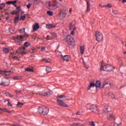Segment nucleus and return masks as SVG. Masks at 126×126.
I'll list each match as a JSON object with an SVG mask.
<instances>
[{"label": "nucleus", "mask_w": 126, "mask_h": 126, "mask_svg": "<svg viewBox=\"0 0 126 126\" xmlns=\"http://www.w3.org/2000/svg\"><path fill=\"white\" fill-rule=\"evenodd\" d=\"M21 35H18L13 38V40L16 43H21L22 41H25L29 37V34L25 32V28H23L19 30Z\"/></svg>", "instance_id": "nucleus-1"}, {"label": "nucleus", "mask_w": 126, "mask_h": 126, "mask_svg": "<svg viewBox=\"0 0 126 126\" xmlns=\"http://www.w3.org/2000/svg\"><path fill=\"white\" fill-rule=\"evenodd\" d=\"M25 50V47L22 46L21 47H20L18 50H17L16 53H14L12 56V58L13 59V60H16L17 61H20V58L19 57H18L17 56H16L17 54H18V53H19V52H20L21 55H22V56L25 55V54H26V52L25 51H24V50Z\"/></svg>", "instance_id": "nucleus-2"}, {"label": "nucleus", "mask_w": 126, "mask_h": 126, "mask_svg": "<svg viewBox=\"0 0 126 126\" xmlns=\"http://www.w3.org/2000/svg\"><path fill=\"white\" fill-rule=\"evenodd\" d=\"M38 112L40 115L46 116L49 114V108L45 106L41 105L38 108Z\"/></svg>", "instance_id": "nucleus-3"}, {"label": "nucleus", "mask_w": 126, "mask_h": 126, "mask_svg": "<svg viewBox=\"0 0 126 126\" xmlns=\"http://www.w3.org/2000/svg\"><path fill=\"white\" fill-rule=\"evenodd\" d=\"M115 68L111 65L103 63V62L101 63V70H103V71H113V70Z\"/></svg>", "instance_id": "nucleus-4"}, {"label": "nucleus", "mask_w": 126, "mask_h": 126, "mask_svg": "<svg viewBox=\"0 0 126 126\" xmlns=\"http://www.w3.org/2000/svg\"><path fill=\"white\" fill-rule=\"evenodd\" d=\"M94 35L96 41H97V42H101V41L103 40V34H102L101 32H95Z\"/></svg>", "instance_id": "nucleus-5"}, {"label": "nucleus", "mask_w": 126, "mask_h": 126, "mask_svg": "<svg viewBox=\"0 0 126 126\" xmlns=\"http://www.w3.org/2000/svg\"><path fill=\"white\" fill-rule=\"evenodd\" d=\"M66 40L68 45L74 46V43H75V41H74L73 38L71 37V36L67 35L66 37Z\"/></svg>", "instance_id": "nucleus-6"}, {"label": "nucleus", "mask_w": 126, "mask_h": 126, "mask_svg": "<svg viewBox=\"0 0 126 126\" xmlns=\"http://www.w3.org/2000/svg\"><path fill=\"white\" fill-rule=\"evenodd\" d=\"M94 87L96 88H99V87H101V82L100 81H96L95 83H91L90 84V88H91V87Z\"/></svg>", "instance_id": "nucleus-7"}, {"label": "nucleus", "mask_w": 126, "mask_h": 126, "mask_svg": "<svg viewBox=\"0 0 126 126\" xmlns=\"http://www.w3.org/2000/svg\"><path fill=\"white\" fill-rule=\"evenodd\" d=\"M90 110L92 111V112H94V113H98L99 112V109H98V107L96 105H92L90 107Z\"/></svg>", "instance_id": "nucleus-8"}, {"label": "nucleus", "mask_w": 126, "mask_h": 126, "mask_svg": "<svg viewBox=\"0 0 126 126\" xmlns=\"http://www.w3.org/2000/svg\"><path fill=\"white\" fill-rule=\"evenodd\" d=\"M57 102L59 106H61V107H68L66 104L64 103V102H63V100L61 99H57Z\"/></svg>", "instance_id": "nucleus-9"}, {"label": "nucleus", "mask_w": 126, "mask_h": 126, "mask_svg": "<svg viewBox=\"0 0 126 126\" xmlns=\"http://www.w3.org/2000/svg\"><path fill=\"white\" fill-rule=\"evenodd\" d=\"M11 73V72H10V71H3L2 70H0V74H4V75H9V74H10Z\"/></svg>", "instance_id": "nucleus-10"}, {"label": "nucleus", "mask_w": 126, "mask_h": 126, "mask_svg": "<svg viewBox=\"0 0 126 126\" xmlns=\"http://www.w3.org/2000/svg\"><path fill=\"white\" fill-rule=\"evenodd\" d=\"M36 95H39L40 96H48L49 92H40L39 93H35Z\"/></svg>", "instance_id": "nucleus-11"}, {"label": "nucleus", "mask_w": 126, "mask_h": 126, "mask_svg": "<svg viewBox=\"0 0 126 126\" xmlns=\"http://www.w3.org/2000/svg\"><path fill=\"white\" fill-rule=\"evenodd\" d=\"M59 8V5H58V4H56V3H53L51 4V5L49 7V9H56V8Z\"/></svg>", "instance_id": "nucleus-12"}, {"label": "nucleus", "mask_w": 126, "mask_h": 126, "mask_svg": "<svg viewBox=\"0 0 126 126\" xmlns=\"http://www.w3.org/2000/svg\"><path fill=\"white\" fill-rule=\"evenodd\" d=\"M66 16V12L64 10H63L60 12V17L61 18H64Z\"/></svg>", "instance_id": "nucleus-13"}, {"label": "nucleus", "mask_w": 126, "mask_h": 126, "mask_svg": "<svg viewBox=\"0 0 126 126\" xmlns=\"http://www.w3.org/2000/svg\"><path fill=\"white\" fill-rule=\"evenodd\" d=\"M61 57L63 58V61H65L66 62H69V56L68 55H65L63 56V55H61Z\"/></svg>", "instance_id": "nucleus-14"}, {"label": "nucleus", "mask_w": 126, "mask_h": 126, "mask_svg": "<svg viewBox=\"0 0 126 126\" xmlns=\"http://www.w3.org/2000/svg\"><path fill=\"white\" fill-rule=\"evenodd\" d=\"M46 28H47V29H52V28H56V25L52 24H47Z\"/></svg>", "instance_id": "nucleus-15"}, {"label": "nucleus", "mask_w": 126, "mask_h": 126, "mask_svg": "<svg viewBox=\"0 0 126 126\" xmlns=\"http://www.w3.org/2000/svg\"><path fill=\"white\" fill-rule=\"evenodd\" d=\"M32 28H33V32H35V30H38V29L40 28V26H39V24H35L33 25Z\"/></svg>", "instance_id": "nucleus-16"}, {"label": "nucleus", "mask_w": 126, "mask_h": 126, "mask_svg": "<svg viewBox=\"0 0 126 126\" xmlns=\"http://www.w3.org/2000/svg\"><path fill=\"white\" fill-rule=\"evenodd\" d=\"M19 19H20V15L18 14L16 16V17L14 18V23H17V22H18V21H19Z\"/></svg>", "instance_id": "nucleus-17"}, {"label": "nucleus", "mask_w": 126, "mask_h": 126, "mask_svg": "<svg viewBox=\"0 0 126 126\" xmlns=\"http://www.w3.org/2000/svg\"><path fill=\"white\" fill-rule=\"evenodd\" d=\"M16 2H17V0L8 1L6 2V4H13V5H14Z\"/></svg>", "instance_id": "nucleus-18"}, {"label": "nucleus", "mask_w": 126, "mask_h": 126, "mask_svg": "<svg viewBox=\"0 0 126 126\" xmlns=\"http://www.w3.org/2000/svg\"><path fill=\"white\" fill-rule=\"evenodd\" d=\"M71 126H83V124L80 123H73L70 125Z\"/></svg>", "instance_id": "nucleus-19"}, {"label": "nucleus", "mask_w": 126, "mask_h": 126, "mask_svg": "<svg viewBox=\"0 0 126 126\" xmlns=\"http://www.w3.org/2000/svg\"><path fill=\"white\" fill-rule=\"evenodd\" d=\"M109 96H110V98H111V99H117V97H116V96H115V95H114V94H113V93H109L108 94Z\"/></svg>", "instance_id": "nucleus-20"}, {"label": "nucleus", "mask_w": 126, "mask_h": 126, "mask_svg": "<svg viewBox=\"0 0 126 126\" xmlns=\"http://www.w3.org/2000/svg\"><path fill=\"white\" fill-rule=\"evenodd\" d=\"M41 62H44L45 63H51V60L49 58H45V59H43L41 60Z\"/></svg>", "instance_id": "nucleus-21"}, {"label": "nucleus", "mask_w": 126, "mask_h": 126, "mask_svg": "<svg viewBox=\"0 0 126 126\" xmlns=\"http://www.w3.org/2000/svg\"><path fill=\"white\" fill-rule=\"evenodd\" d=\"M11 14L12 15H18V14H19V13H18V11L17 10H13L11 12Z\"/></svg>", "instance_id": "nucleus-22"}, {"label": "nucleus", "mask_w": 126, "mask_h": 126, "mask_svg": "<svg viewBox=\"0 0 126 126\" xmlns=\"http://www.w3.org/2000/svg\"><path fill=\"white\" fill-rule=\"evenodd\" d=\"M51 35V37L53 39H55V38H57V34L56 33H54V32H52L50 33Z\"/></svg>", "instance_id": "nucleus-23"}, {"label": "nucleus", "mask_w": 126, "mask_h": 126, "mask_svg": "<svg viewBox=\"0 0 126 126\" xmlns=\"http://www.w3.org/2000/svg\"><path fill=\"white\" fill-rule=\"evenodd\" d=\"M87 12H88V11H90V3H89V2H87Z\"/></svg>", "instance_id": "nucleus-24"}, {"label": "nucleus", "mask_w": 126, "mask_h": 126, "mask_svg": "<svg viewBox=\"0 0 126 126\" xmlns=\"http://www.w3.org/2000/svg\"><path fill=\"white\" fill-rule=\"evenodd\" d=\"M80 53L82 55L84 54V47L80 46Z\"/></svg>", "instance_id": "nucleus-25"}, {"label": "nucleus", "mask_w": 126, "mask_h": 126, "mask_svg": "<svg viewBox=\"0 0 126 126\" xmlns=\"http://www.w3.org/2000/svg\"><path fill=\"white\" fill-rule=\"evenodd\" d=\"M107 119L110 120V119H114V116L111 114H107Z\"/></svg>", "instance_id": "nucleus-26"}, {"label": "nucleus", "mask_w": 126, "mask_h": 126, "mask_svg": "<svg viewBox=\"0 0 126 126\" xmlns=\"http://www.w3.org/2000/svg\"><path fill=\"white\" fill-rule=\"evenodd\" d=\"M26 18V15H21V17L20 18V20H25V19Z\"/></svg>", "instance_id": "nucleus-27"}, {"label": "nucleus", "mask_w": 126, "mask_h": 126, "mask_svg": "<svg viewBox=\"0 0 126 126\" xmlns=\"http://www.w3.org/2000/svg\"><path fill=\"white\" fill-rule=\"evenodd\" d=\"M46 71L47 73H49V72H51L52 71V68L50 67H47Z\"/></svg>", "instance_id": "nucleus-28"}, {"label": "nucleus", "mask_w": 126, "mask_h": 126, "mask_svg": "<svg viewBox=\"0 0 126 126\" xmlns=\"http://www.w3.org/2000/svg\"><path fill=\"white\" fill-rule=\"evenodd\" d=\"M0 111H2V112H6V113H10V112L8 111L6 108H0Z\"/></svg>", "instance_id": "nucleus-29"}, {"label": "nucleus", "mask_w": 126, "mask_h": 126, "mask_svg": "<svg viewBox=\"0 0 126 126\" xmlns=\"http://www.w3.org/2000/svg\"><path fill=\"white\" fill-rule=\"evenodd\" d=\"M3 53H4V54H7V53L9 52V49H8V48H3Z\"/></svg>", "instance_id": "nucleus-30"}, {"label": "nucleus", "mask_w": 126, "mask_h": 126, "mask_svg": "<svg viewBox=\"0 0 126 126\" xmlns=\"http://www.w3.org/2000/svg\"><path fill=\"white\" fill-rule=\"evenodd\" d=\"M112 4L108 3L106 5H103V7H108L109 8H111L112 7Z\"/></svg>", "instance_id": "nucleus-31"}, {"label": "nucleus", "mask_w": 126, "mask_h": 126, "mask_svg": "<svg viewBox=\"0 0 126 126\" xmlns=\"http://www.w3.org/2000/svg\"><path fill=\"white\" fill-rule=\"evenodd\" d=\"M46 7H47V8H49V9H50V6H51V4H50V1L46 2Z\"/></svg>", "instance_id": "nucleus-32"}, {"label": "nucleus", "mask_w": 126, "mask_h": 126, "mask_svg": "<svg viewBox=\"0 0 126 126\" xmlns=\"http://www.w3.org/2000/svg\"><path fill=\"white\" fill-rule=\"evenodd\" d=\"M109 84V83H104L101 86H100V89H103V88H104V87H105V86H106V85Z\"/></svg>", "instance_id": "nucleus-33"}, {"label": "nucleus", "mask_w": 126, "mask_h": 126, "mask_svg": "<svg viewBox=\"0 0 126 126\" xmlns=\"http://www.w3.org/2000/svg\"><path fill=\"white\" fill-rule=\"evenodd\" d=\"M23 105H24V104L23 103L18 102L17 107H18L19 108H20V107H22V106H23Z\"/></svg>", "instance_id": "nucleus-34"}, {"label": "nucleus", "mask_w": 126, "mask_h": 126, "mask_svg": "<svg viewBox=\"0 0 126 126\" xmlns=\"http://www.w3.org/2000/svg\"><path fill=\"white\" fill-rule=\"evenodd\" d=\"M25 70L26 71H33V69L29 67L26 68Z\"/></svg>", "instance_id": "nucleus-35"}, {"label": "nucleus", "mask_w": 126, "mask_h": 126, "mask_svg": "<svg viewBox=\"0 0 126 126\" xmlns=\"http://www.w3.org/2000/svg\"><path fill=\"white\" fill-rule=\"evenodd\" d=\"M5 4L4 3L0 4V9H2L4 7Z\"/></svg>", "instance_id": "nucleus-36"}, {"label": "nucleus", "mask_w": 126, "mask_h": 126, "mask_svg": "<svg viewBox=\"0 0 126 126\" xmlns=\"http://www.w3.org/2000/svg\"><path fill=\"white\" fill-rule=\"evenodd\" d=\"M75 30H76V28H74L73 29V31L71 32V35H74V34H75V32H74V31H75Z\"/></svg>", "instance_id": "nucleus-37"}, {"label": "nucleus", "mask_w": 126, "mask_h": 126, "mask_svg": "<svg viewBox=\"0 0 126 126\" xmlns=\"http://www.w3.org/2000/svg\"><path fill=\"white\" fill-rule=\"evenodd\" d=\"M22 77L21 76H16L14 77V79H21Z\"/></svg>", "instance_id": "nucleus-38"}, {"label": "nucleus", "mask_w": 126, "mask_h": 126, "mask_svg": "<svg viewBox=\"0 0 126 126\" xmlns=\"http://www.w3.org/2000/svg\"><path fill=\"white\" fill-rule=\"evenodd\" d=\"M25 47H26L27 48L29 47L30 46V43H28V42H26L24 43Z\"/></svg>", "instance_id": "nucleus-39"}, {"label": "nucleus", "mask_w": 126, "mask_h": 126, "mask_svg": "<svg viewBox=\"0 0 126 126\" xmlns=\"http://www.w3.org/2000/svg\"><path fill=\"white\" fill-rule=\"evenodd\" d=\"M0 85H1V86H8V85H7L5 82H2L0 84Z\"/></svg>", "instance_id": "nucleus-40"}, {"label": "nucleus", "mask_w": 126, "mask_h": 126, "mask_svg": "<svg viewBox=\"0 0 126 126\" xmlns=\"http://www.w3.org/2000/svg\"><path fill=\"white\" fill-rule=\"evenodd\" d=\"M47 13L49 14V15H50L51 16H52V15H53V14H54L53 12H52L51 11H47Z\"/></svg>", "instance_id": "nucleus-41"}, {"label": "nucleus", "mask_w": 126, "mask_h": 126, "mask_svg": "<svg viewBox=\"0 0 126 126\" xmlns=\"http://www.w3.org/2000/svg\"><path fill=\"white\" fill-rule=\"evenodd\" d=\"M45 39H46V40H53V38H52V37H50V36H47V37L45 38Z\"/></svg>", "instance_id": "nucleus-42"}, {"label": "nucleus", "mask_w": 126, "mask_h": 126, "mask_svg": "<svg viewBox=\"0 0 126 126\" xmlns=\"http://www.w3.org/2000/svg\"><path fill=\"white\" fill-rule=\"evenodd\" d=\"M7 102H8V103H7V105L8 106H9V107H12V104H11V103H10V102H9V100H7Z\"/></svg>", "instance_id": "nucleus-43"}, {"label": "nucleus", "mask_w": 126, "mask_h": 126, "mask_svg": "<svg viewBox=\"0 0 126 126\" xmlns=\"http://www.w3.org/2000/svg\"><path fill=\"white\" fill-rule=\"evenodd\" d=\"M83 63H84V65H85V67H86V68L88 69V65H87V64L86 63H85V62H84V61L83 59Z\"/></svg>", "instance_id": "nucleus-44"}, {"label": "nucleus", "mask_w": 126, "mask_h": 126, "mask_svg": "<svg viewBox=\"0 0 126 126\" xmlns=\"http://www.w3.org/2000/svg\"><path fill=\"white\" fill-rule=\"evenodd\" d=\"M119 63L120 66H123V61L122 60H120L119 61Z\"/></svg>", "instance_id": "nucleus-45"}, {"label": "nucleus", "mask_w": 126, "mask_h": 126, "mask_svg": "<svg viewBox=\"0 0 126 126\" xmlns=\"http://www.w3.org/2000/svg\"><path fill=\"white\" fill-rule=\"evenodd\" d=\"M90 126H95V123H94V122H91V123L89 124Z\"/></svg>", "instance_id": "nucleus-46"}, {"label": "nucleus", "mask_w": 126, "mask_h": 126, "mask_svg": "<svg viewBox=\"0 0 126 126\" xmlns=\"http://www.w3.org/2000/svg\"><path fill=\"white\" fill-rule=\"evenodd\" d=\"M15 93H17V94H18V93H22V91H21V90H20V91L16 90Z\"/></svg>", "instance_id": "nucleus-47"}, {"label": "nucleus", "mask_w": 126, "mask_h": 126, "mask_svg": "<svg viewBox=\"0 0 126 126\" xmlns=\"http://www.w3.org/2000/svg\"><path fill=\"white\" fill-rule=\"evenodd\" d=\"M72 27H73V26H72V24L70 23L69 25V29L70 30H71L72 29Z\"/></svg>", "instance_id": "nucleus-48"}, {"label": "nucleus", "mask_w": 126, "mask_h": 126, "mask_svg": "<svg viewBox=\"0 0 126 126\" xmlns=\"http://www.w3.org/2000/svg\"><path fill=\"white\" fill-rule=\"evenodd\" d=\"M112 12L114 14H115V15H117L118 14V13H117V12L114 10H112Z\"/></svg>", "instance_id": "nucleus-49"}, {"label": "nucleus", "mask_w": 126, "mask_h": 126, "mask_svg": "<svg viewBox=\"0 0 126 126\" xmlns=\"http://www.w3.org/2000/svg\"><path fill=\"white\" fill-rule=\"evenodd\" d=\"M32 53H35V52L36 51V48H32Z\"/></svg>", "instance_id": "nucleus-50"}, {"label": "nucleus", "mask_w": 126, "mask_h": 126, "mask_svg": "<svg viewBox=\"0 0 126 126\" xmlns=\"http://www.w3.org/2000/svg\"><path fill=\"white\" fill-rule=\"evenodd\" d=\"M46 49V47H43L41 48V51H42L43 52H44V51H45V50Z\"/></svg>", "instance_id": "nucleus-51"}, {"label": "nucleus", "mask_w": 126, "mask_h": 126, "mask_svg": "<svg viewBox=\"0 0 126 126\" xmlns=\"http://www.w3.org/2000/svg\"><path fill=\"white\" fill-rule=\"evenodd\" d=\"M31 6V4H29L27 5V7L28 8H30V7Z\"/></svg>", "instance_id": "nucleus-52"}, {"label": "nucleus", "mask_w": 126, "mask_h": 126, "mask_svg": "<svg viewBox=\"0 0 126 126\" xmlns=\"http://www.w3.org/2000/svg\"><path fill=\"white\" fill-rule=\"evenodd\" d=\"M8 95H9V97H11V98H12V97H13V95L10 93H8Z\"/></svg>", "instance_id": "nucleus-53"}, {"label": "nucleus", "mask_w": 126, "mask_h": 126, "mask_svg": "<svg viewBox=\"0 0 126 126\" xmlns=\"http://www.w3.org/2000/svg\"><path fill=\"white\" fill-rule=\"evenodd\" d=\"M114 126H120V124H118L116 123H114Z\"/></svg>", "instance_id": "nucleus-54"}, {"label": "nucleus", "mask_w": 126, "mask_h": 126, "mask_svg": "<svg viewBox=\"0 0 126 126\" xmlns=\"http://www.w3.org/2000/svg\"><path fill=\"white\" fill-rule=\"evenodd\" d=\"M71 11H72V8H70L69 10V13H71Z\"/></svg>", "instance_id": "nucleus-55"}, {"label": "nucleus", "mask_w": 126, "mask_h": 126, "mask_svg": "<svg viewBox=\"0 0 126 126\" xmlns=\"http://www.w3.org/2000/svg\"><path fill=\"white\" fill-rule=\"evenodd\" d=\"M105 111L106 113H108V108H105Z\"/></svg>", "instance_id": "nucleus-56"}, {"label": "nucleus", "mask_w": 126, "mask_h": 126, "mask_svg": "<svg viewBox=\"0 0 126 126\" xmlns=\"http://www.w3.org/2000/svg\"><path fill=\"white\" fill-rule=\"evenodd\" d=\"M20 9V7H17V9H18V12L20 10H19Z\"/></svg>", "instance_id": "nucleus-57"}, {"label": "nucleus", "mask_w": 126, "mask_h": 126, "mask_svg": "<svg viewBox=\"0 0 126 126\" xmlns=\"http://www.w3.org/2000/svg\"><path fill=\"white\" fill-rule=\"evenodd\" d=\"M59 98H60L61 99H62L63 98V95H59Z\"/></svg>", "instance_id": "nucleus-58"}, {"label": "nucleus", "mask_w": 126, "mask_h": 126, "mask_svg": "<svg viewBox=\"0 0 126 126\" xmlns=\"http://www.w3.org/2000/svg\"><path fill=\"white\" fill-rule=\"evenodd\" d=\"M76 115H80V112H77L76 114Z\"/></svg>", "instance_id": "nucleus-59"}, {"label": "nucleus", "mask_w": 126, "mask_h": 126, "mask_svg": "<svg viewBox=\"0 0 126 126\" xmlns=\"http://www.w3.org/2000/svg\"><path fill=\"white\" fill-rule=\"evenodd\" d=\"M8 19H9V17H7L6 18V20H8Z\"/></svg>", "instance_id": "nucleus-60"}, {"label": "nucleus", "mask_w": 126, "mask_h": 126, "mask_svg": "<svg viewBox=\"0 0 126 126\" xmlns=\"http://www.w3.org/2000/svg\"><path fill=\"white\" fill-rule=\"evenodd\" d=\"M99 6H100V7H104V5L102 6L101 4H99Z\"/></svg>", "instance_id": "nucleus-61"}, {"label": "nucleus", "mask_w": 126, "mask_h": 126, "mask_svg": "<svg viewBox=\"0 0 126 126\" xmlns=\"http://www.w3.org/2000/svg\"><path fill=\"white\" fill-rule=\"evenodd\" d=\"M122 2H126V0H122Z\"/></svg>", "instance_id": "nucleus-62"}, {"label": "nucleus", "mask_w": 126, "mask_h": 126, "mask_svg": "<svg viewBox=\"0 0 126 126\" xmlns=\"http://www.w3.org/2000/svg\"><path fill=\"white\" fill-rule=\"evenodd\" d=\"M38 87H41L42 86V85H37Z\"/></svg>", "instance_id": "nucleus-63"}, {"label": "nucleus", "mask_w": 126, "mask_h": 126, "mask_svg": "<svg viewBox=\"0 0 126 126\" xmlns=\"http://www.w3.org/2000/svg\"><path fill=\"white\" fill-rule=\"evenodd\" d=\"M66 97L64 95H63V98H66Z\"/></svg>", "instance_id": "nucleus-64"}]
</instances>
